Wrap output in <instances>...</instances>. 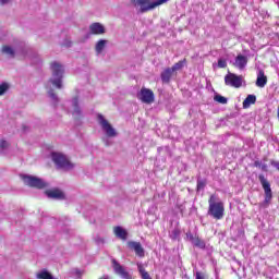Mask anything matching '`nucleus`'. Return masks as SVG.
<instances>
[{"label":"nucleus","instance_id":"obj_19","mask_svg":"<svg viewBox=\"0 0 279 279\" xmlns=\"http://www.w3.org/2000/svg\"><path fill=\"white\" fill-rule=\"evenodd\" d=\"M192 245H194V247H198V250H208L206 242L204 240L199 239V236H197L194 240V243H192Z\"/></svg>","mask_w":279,"mask_h":279},{"label":"nucleus","instance_id":"obj_10","mask_svg":"<svg viewBox=\"0 0 279 279\" xmlns=\"http://www.w3.org/2000/svg\"><path fill=\"white\" fill-rule=\"evenodd\" d=\"M70 106H71V108L69 109L70 114H72L76 119L82 117V109L80 108V100L77 99V97H74L70 101Z\"/></svg>","mask_w":279,"mask_h":279},{"label":"nucleus","instance_id":"obj_29","mask_svg":"<svg viewBox=\"0 0 279 279\" xmlns=\"http://www.w3.org/2000/svg\"><path fill=\"white\" fill-rule=\"evenodd\" d=\"M206 189V181L198 179L197 180V191H204Z\"/></svg>","mask_w":279,"mask_h":279},{"label":"nucleus","instance_id":"obj_26","mask_svg":"<svg viewBox=\"0 0 279 279\" xmlns=\"http://www.w3.org/2000/svg\"><path fill=\"white\" fill-rule=\"evenodd\" d=\"M255 167L258 169H262V171H268V166L267 163H263V161H255L254 162Z\"/></svg>","mask_w":279,"mask_h":279},{"label":"nucleus","instance_id":"obj_30","mask_svg":"<svg viewBox=\"0 0 279 279\" xmlns=\"http://www.w3.org/2000/svg\"><path fill=\"white\" fill-rule=\"evenodd\" d=\"M48 95H49L50 99H52V101L54 104H58V95H56V93H53V89H49L48 90Z\"/></svg>","mask_w":279,"mask_h":279},{"label":"nucleus","instance_id":"obj_39","mask_svg":"<svg viewBox=\"0 0 279 279\" xmlns=\"http://www.w3.org/2000/svg\"><path fill=\"white\" fill-rule=\"evenodd\" d=\"M46 88H49V84H48V85H46Z\"/></svg>","mask_w":279,"mask_h":279},{"label":"nucleus","instance_id":"obj_16","mask_svg":"<svg viewBox=\"0 0 279 279\" xmlns=\"http://www.w3.org/2000/svg\"><path fill=\"white\" fill-rule=\"evenodd\" d=\"M47 197L50 199H64V193L60 190H51L46 192Z\"/></svg>","mask_w":279,"mask_h":279},{"label":"nucleus","instance_id":"obj_9","mask_svg":"<svg viewBox=\"0 0 279 279\" xmlns=\"http://www.w3.org/2000/svg\"><path fill=\"white\" fill-rule=\"evenodd\" d=\"M128 247L130 250H133V252H135L136 256H138L140 258L145 257V248H143L141 242L130 241L128 242Z\"/></svg>","mask_w":279,"mask_h":279},{"label":"nucleus","instance_id":"obj_20","mask_svg":"<svg viewBox=\"0 0 279 279\" xmlns=\"http://www.w3.org/2000/svg\"><path fill=\"white\" fill-rule=\"evenodd\" d=\"M253 104H256V95H248L243 101V108H250Z\"/></svg>","mask_w":279,"mask_h":279},{"label":"nucleus","instance_id":"obj_24","mask_svg":"<svg viewBox=\"0 0 279 279\" xmlns=\"http://www.w3.org/2000/svg\"><path fill=\"white\" fill-rule=\"evenodd\" d=\"M183 66H184V61H179L170 68V71H172V73H175V71H180V69H182Z\"/></svg>","mask_w":279,"mask_h":279},{"label":"nucleus","instance_id":"obj_3","mask_svg":"<svg viewBox=\"0 0 279 279\" xmlns=\"http://www.w3.org/2000/svg\"><path fill=\"white\" fill-rule=\"evenodd\" d=\"M215 195H211L209 198V208H208V215L213 217L214 219H223V203L221 202H215Z\"/></svg>","mask_w":279,"mask_h":279},{"label":"nucleus","instance_id":"obj_38","mask_svg":"<svg viewBox=\"0 0 279 279\" xmlns=\"http://www.w3.org/2000/svg\"><path fill=\"white\" fill-rule=\"evenodd\" d=\"M66 47H71V44H68Z\"/></svg>","mask_w":279,"mask_h":279},{"label":"nucleus","instance_id":"obj_33","mask_svg":"<svg viewBox=\"0 0 279 279\" xmlns=\"http://www.w3.org/2000/svg\"><path fill=\"white\" fill-rule=\"evenodd\" d=\"M186 236L189 239V241H191V243L193 244L195 242V240L197 239V236H194L193 233L187 232Z\"/></svg>","mask_w":279,"mask_h":279},{"label":"nucleus","instance_id":"obj_5","mask_svg":"<svg viewBox=\"0 0 279 279\" xmlns=\"http://www.w3.org/2000/svg\"><path fill=\"white\" fill-rule=\"evenodd\" d=\"M52 161L58 167V169H63L64 171H71L75 165L71 163L66 156L60 153H52Z\"/></svg>","mask_w":279,"mask_h":279},{"label":"nucleus","instance_id":"obj_14","mask_svg":"<svg viewBox=\"0 0 279 279\" xmlns=\"http://www.w3.org/2000/svg\"><path fill=\"white\" fill-rule=\"evenodd\" d=\"M255 84L257 88H265V86H267V75H265V71L263 70L258 71L257 80Z\"/></svg>","mask_w":279,"mask_h":279},{"label":"nucleus","instance_id":"obj_21","mask_svg":"<svg viewBox=\"0 0 279 279\" xmlns=\"http://www.w3.org/2000/svg\"><path fill=\"white\" fill-rule=\"evenodd\" d=\"M2 53H5V56H9L10 58H14L15 51L13 47L10 46H3L2 47Z\"/></svg>","mask_w":279,"mask_h":279},{"label":"nucleus","instance_id":"obj_17","mask_svg":"<svg viewBox=\"0 0 279 279\" xmlns=\"http://www.w3.org/2000/svg\"><path fill=\"white\" fill-rule=\"evenodd\" d=\"M171 75H173L171 68H167L161 72V81L165 84H169V82H171Z\"/></svg>","mask_w":279,"mask_h":279},{"label":"nucleus","instance_id":"obj_2","mask_svg":"<svg viewBox=\"0 0 279 279\" xmlns=\"http://www.w3.org/2000/svg\"><path fill=\"white\" fill-rule=\"evenodd\" d=\"M52 77L50 84L54 85L56 88H62V77H64V65L58 61L51 63Z\"/></svg>","mask_w":279,"mask_h":279},{"label":"nucleus","instance_id":"obj_34","mask_svg":"<svg viewBox=\"0 0 279 279\" xmlns=\"http://www.w3.org/2000/svg\"><path fill=\"white\" fill-rule=\"evenodd\" d=\"M271 167H275V169H278L279 171V161H270Z\"/></svg>","mask_w":279,"mask_h":279},{"label":"nucleus","instance_id":"obj_15","mask_svg":"<svg viewBox=\"0 0 279 279\" xmlns=\"http://www.w3.org/2000/svg\"><path fill=\"white\" fill-rule=\"evenodd\" d=\"M113 234H116L118 239H121V241L128 240V231L123 229V227H120V226L114 227Z\"/></svg>","mask_w":279,"mask_h":279},{"label":"nucleus","instance_id":"obj_12","mask_svg":"<svg viewBox=\"0 0 279 279\" xmlns=\"http://www.w3.org/2000/svg\"><path fill=\"white\" fill-rule=\"evenodd\" d=\"M89 33L95 36H101L106 34V27L101 23L95 22L89 25Z\"/></svg>","mask_w":279,"mask_h":279},{"label":"nucleus","instance_id":"obj_18","mask_svg":"<svg viewBox=\"0 0 279 279\" xmlns=\"http://www.w3.org/2000/svg\"><path fill=\"white\" fill-rule=\"evenodd\" d=\"M107 44H108V40H106V39H99L96 43L95 51H96L97 56H99V53H101L104 51V49H106Z\"/></svg>","mask_w":279,"mask_h":279},{"label":"nucleus","instance_id":"obj_25","mask_svg":"<svg viewBox=\"0 0 279 279\" xmlns=\"http://www.w3.org/2000/svg\"><path fill=\"white\" fill-rule=\"evenodd\" d=\"M214 99L218 102V104H222V105H226L228 104V98L217 94Z\"/></svg>","mask_w":279,"mask_h":279},{"label":"nucleus","instance_id":"obj_11","mask_svg":"<svg viewBox=\"0 0 279 279\" xmlns=\"http://www.w3.org/2000/svg\"><path fill=\"white\" fill-rule=\"evenodd\" d=\"M138 97L143 101V104H153L154 92L151 89L142 88Z\"/></svg>","mask_w":279,"mask_h":279},{"label":"nucleus","instance_id":"obj_7","mask_svg":"<svg viewBox=\"0 0 279 279\" xmlns=\"http://www.w3.org/2000/svg\"><path fill=\"white\" fill-rule=\"evenodd\" d=\"M24 184L27 186H32L33 189H47L48 184L43 179L29 175V174H22L21 175Z\"/></svg>","mask_w":279,"mask_h":279},{"label":"nucleus","instance_id":"obj_4","mask_svg":"<svg viewBox=\"0 0 279 279\" xmlns=\"http://www.w3.org/2000/svg\"><path fill=\"white\" fill-rule=\"evenodd\" d=\"M97 119H98V123H99L104 134H106V136L108 138H114L118 136L117 130L114 128H112V124H110V122H108V120H106L104 114L98 113Z\"/></svg>","mask_w":279,"mask_h":279},{"label":"nucleus","instance_id":"obj_28","mask_svg":"<svg viewBox=\"0 0 279 279\" xmlns=\"http://www.w3.org/2000/svg\"><path fill=\"white\" fill-rule=\"evenodd\" d=\"M142 279H151L149 272H147L143 267L138 268Z\"/></svg>","mask_w":279,"mask_h":279},{"label":"nucleus","instance_id":"obj_13","mask_svg":"<svg viewBox=\"0 0 279 279\" xmlns=\"http://www.w3.org/2000/svg\"><path fill=\"white\" fill-rule=\"evenodd\" d=\"M247 62H248L247 57L243 54H238L233 62V66H235V69H239V71H244V69L247 66Z\"/></svg>","mask_w":279,"mask_h":279},{"label":"nucleus","instance_id":"obj_22","mask_svg":"<svg viewBox=\"0 0 279 279\" xmlns=\"http://www.w3.org/2000/svg\"><path fill=\"white\" fill-rule=\"evenodd\" d=\"M36 278H38V279H56L47 270H40L39 272H37Z\"/></svg>","mask_w":279,"mask_h":279},{"label":"nucleus","instance_id":"obj_32","mask_svg":"<svg viewBox=\"0 0 279 279\" xmlns=\"http://www.w3.org/2000/svg\"><path fill=\"white\" fill-rule=\"evenodd\" d=\"M8 149V142H5L4 140L0 141V151H5Z\"/></svg>","mask_w":279,"mask_h":279},{"label":"nucleus","instance_id":"obj_35","mask_svg":"<svg viewBox=\"0 0 279 279\" xmlns=\"http://www.w3.org/2000/svg\"><path fill=\"white\" fill-rule=\"evenodd\" d=\"M195 279H205V278H204V274L197 271V272L195 274Z\"/></svg>","mask_w":279,"mask_h":279},{"label":"nucleus","instance_id":"obj_1","mask_svg":"<svg viewBox=\"0 0 279 279\" xmlns=\"http://www.w3.org/2000/svg\"><path fill=\"white\" fill-rule=\"evenodd\" d=\"M258 180L264 190V201L259 204L260 208H269L271 199H274V192L271 191V183L265 178V174H259Z\"/></svg>","mask_w":279,"mask_h":279},{"label":"nucleus","instance_id":"obj_6","mask_svg":"<svg viewBox=\"0 0 279 279\" xmlns=\"http://www.w3.org/2000/svg\"><path fill=\"white\" fill-rule=\"evenodd\" d=\"M165 3H169V0H156L154 2L151 0H134V4L140 5L141 12H149V10H154L158 5H165Z\"/></svg>","mask_w":279,"mask_h":279},{"label":"nucleus","instance_id":"obj_37","mask_svg":"<svg viewBox=\"0 0 279 279\" xmlns=\"http://www.w3.org/2000/svg\"><path fill=\"white\" fill-rule=\"evenodd\" d=\"M106 145H110V143L108 141H106Z\"/></svg>","mask_w":279,"mask_h":279},{"label":"nucleus","instance_id":"obj_36","mask_svg":"<svg viewBox=\"0 0 279 279\" xmlns=\"http://www.w3.org/2000/svg\"><path fill=\"white\" fill-rule=\"evenodd\" d=\"M10 0H0V3H2V5H5V3H8Z\"/></svg>","mask_w":279,"mask_h":279},{"label":"nucleus","instance_id":"obj_27","mask_svg":"<svg viewBox=\"0 0 279 279\" xmlns=\"http://www.w3.org/2000/svg\"><path fill=\"white\" fill-rule=\"evenodd\" d=\"M8 88H10V85H8V83L0 84V97L8 93Z\"/></svg>","mask_w":279,"mask_h":279},{"label":"nucleus","instance_id":"obj_31","mask_svg":"<svg viewBox=\"0 0 279 279\" xmlns=\"http://www.w3.org/2000/svg\"><path fill=\"white\" fill-rule=\"evenodd\" d=\"M217 66L218 69H226V66H228V61H226V59H219Z\"/></svg>","mask_w":279,"mask_h":279},{"label":"nucleus","instance_id":"obj_23","mask_svg":"<svg viewBox=\"0 0 279 279\" xmlns=\"http://www.w3.org/2000/svg\"><path fill=\"white\" fill-rule=\"evenodd\" d=\"M94 241L96 243V245H98L99 247H101V245H105L106 243V239H104V236L97 234L94 236Z\"/></svg>","mask_w":279,"mask_h":279},{"label":"nucleus","instance_id":"obj_8","mask_svg":"<svg viewBox=\"0 0 279 279\" xmlns=\"http://www.w3.org/2000/svg\"><path fill=\"white\" fill-rule=\"evenodd\" d=\"M225 84L233 88H241V86H243V76H239L234 73L227 74L225 76Z\"/></svg>","mask_w":279,"mask_h":279}]
</instances>
